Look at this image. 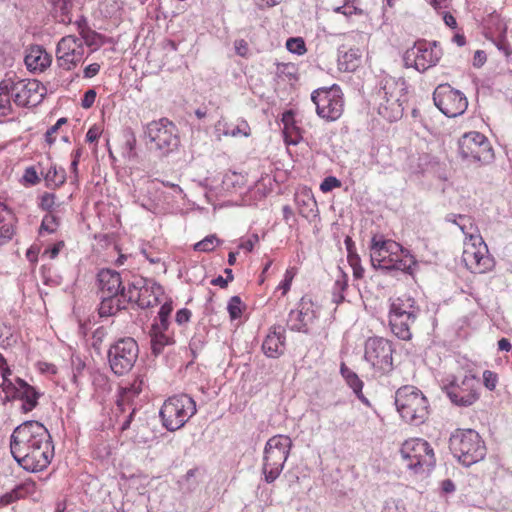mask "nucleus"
<instances>
[{"label": "nucleus", "mask_w": 512, "mask_h": 512, "mask_svg": "<svg viewBox=\"0 0 512 512\" xmlns=\"http://www.w3.org/2000/svg\"><path fill=\"white\" fill-rule=\"evenodd\" d=\"M10 451L26 471H42L54 457V445L48 429L38 421L17 426L10 437Z\"/></svg>", "instance_id": "1"}, {"label": "nucleus", "mask_w": 512, "mask_h": 512, "mask_svg": "<svg viewBox=\"0 0 512 512\" xmlns=\"http://www.w3.org/2000/svg\"><path fill=\"white\" fill-rule=\"evenodd\" d=\"M371 264L374 268L399 270L413 274L416 260L409 250L393 240L374 236L370 244Z\"/></svg>", "instance_id": "2"}, {"label": "nucleus", "mask_w": 512, "mask_h": 512, "mask_svg": "<svg viewBox=\"0 0 512 512\" xmlns=\"http://www.w3.org/2000/svg\"><path fill=\"white\" fill-rule=\"evenodd\" d=\"M406 88L403 78L391 76L382 78L371 100L378 114L390 122L400 119L404 110L402 98L406 93Z\"/></svg>", "instance_id": "3"}, {"label": "nucleus", "mask_w": 512, "mask_h": 512, "mask_svg": "<svg viewBox=\"0 0 512 512\" xmlns=\"http://www.w3.org/2000/svg\"><path fill=\"white\" fill-rule=\"evenodd\" d=\"M395 405L401 418L407 423L420 425L429 414V404L425 395L418 388L406 385L395 393Z\"/></svg>", "instance_id": "4"}, {"label": "nucleus", "mask_w": 512, "mask_h": 512, "mask_svg": "<svg viewBox=\"0 0 512 512\" xmlns=\"http://www.w3.org/2000/svg\"><path fill=\"white\" fill-rule=\"evenodd\" d=\"M441 385L449 400L456 406L469 407L480 398V383L471 372L463 376L447 374Z\"/></svg>", "instance_id": "5"}, {"label": "nucleus", "mask_w": 512, "mask_h": 512, "mask_svg": "<svg viewBox=\"0 0 512 512\" xmlns=\"http://www.w3.org/2000/svg\"><path fill=\"white\" fill-rule=\"evenodd\" d=\"M293 443L287 435H274L268 439L263 452L262 472L267 483L274 482L281 474Z\"/></svg>", "instance_id": "6"}, {"label": "nucleus", "mask_w": 512, "mask_h": 512, "mask_svg": "<svg viewBox=\"0 0 512 512\" xmlns=\"http://www.w3.org/2000/svg\"><path fill=\"white\" fill-rule=\"evenodd\" d=\"M450 449L464 466H470L485 457L486 447L478 432L458 429L450 437Z\"/></svg>", "instance_id": "7"}, {"label": "nucleus", "mask_w": 512, "mask_h": 512, "mask_svg": "<svg viewBox=\"0 0 512 512\" xmlns=\"http://www.w3.org/2000/svg\"><path fill=\"white\" fill-rule=\"evenodd\" d=\"M197 412L196 403L187 394L169 397L160 409L163 426L169 431L182 428Z\"/></svg>", "instance_id": "8"}, {"label": "nucleus", "mask_w": 512, "mask_h": 512, "mask_svg": "<svg viewBox=\"0 0 512 512\" xmlns=\"http://www.w3.org/2000/svg\"><path fill=\"white\" fill-rule=\"evenodd\" d=\"M418 312L419 308L412 297L403 295L393 299L389 311L392 332L400 339H410V327L415 322Z\"/></svg>", "instance_id": "9"}, {"label": "nucleus", "mask_w": 512, "mask_h": 512, "mask_svg": "<svg viewBox=\"0 0 512 512\" xmlns=\"http://www.w3.org/2000/svg\"><path fill=\"white\" fill-rule=\"evenodd\" d=\"M392 343L382 337H370L364 344V361L375 375L388 374L393 369Z\"/></svg>", "instance_id": "10"}, {"label": "nucleus", "mask_w": 512, "mask_h": 512, "mask_svg": "<svg viewBox=\"0 0 512 512\" xmlns=\"http://www.w3.org/2000/svg\"><path fill=\"white\" fill-rule=\"evenodd\" d=\"M458 145L461 158L468 163L488 164L494 159L490 141L480 132L465 133Z\"/></svg>", "instance_id": "11"}, {"label": "nucleus", "mask_w": 512, "mask_h": 512, "mask_svg": "<svg viewBox=\"0 0 512 512\" xmlns=\"http://www.w3.org/2000/svg\"><path fill=\"white\" fill-rule=\"evenodd\" d=\"M311 100L316 106L317 115L326 121H336L343 114V94L336 85L314 90L311 94Z\"/></svg>", "instance_id": "12"}, {"label": "nucleus", "mask_w": 512, "mask_h": 512, "mask_svg": "<svg viewBox=\"0 0 512 512\" xmlns=\"http://www.w3.org/2000/svg\"><path fill=\"white\" fill-rule=\"evenodd\" d=\"M400 454L406 467L415 473L424 468L430 469L435 464L433 449L427 441L420 438L406 440L401 446Z\"/></svg>", "instance_id": "13"}, {"label": "nucleus", "mask_w": 512, "mask_h": 512, "mask_svg": "<svg viewBox=\"0 0 512 512\" xmlns=\"http://www.w3.org/2000/svg\"><path fill=\"white\" fill-rule=\"evenodd\" d=\"M0 387L7 400H20L22 402L21 409L24 412H30L36 408L38 400L42 396L39 389L19 377L7 378L4 375Z\"/></svg>", "instance_id": "14"}, {"label": "nucleus", "mask_w": 512, "mask_h": 512, "mask_svg": "<svg viewBox=\"0 0 512 512\" xmlns=\"http://www.w3.org/2000/svg\"><path fill=\"white\" fill-rule=\"evenodd\" d=\"M138 344L130 337L119 339L108 351L109 365L116 375L128 373L138 358Z\"/></svg>", "instance_id": "15"}, {"label": "nucleus", "mask_w": 512, "mask_h": 512, "mask_svg": "<svg viewBox=\"0 0 512 512\" xmlns=\"http://www.w3.org/2000/svg\"><path fill=\"white\" fill-rule=\"evenodd\" d=\"M441 57V48L435 42L418 41L405 52L403 61L406 67L425 72L435 66Z\"/></svg>", "instance_id": "16"}, {"label": "nucleus", "mask_w": 512, "mask_h": 512, "mask_svg": "<svg viewBox=\"0 0 512 512\" xmlns=\"http://www.w3.org/2000/svg\"><path fill=\"white\" fill-rule=\"evenodd\" d=\"M145 135L155 149L167 154L177 148L179 138L175 125L166 118L151 121L145 127Z\"/></svg>", "instance_id": "17"}, {"label": "nucleus", "mask_w": 512, "mask_h": 512, "mask_svg": "<svg viewBox=\"0 0 512 512\" xmlns=\"http://www.w3.org/2000/svg\"><path fill=\"white\" fill-rule=\"evenodd\" d=\"M126 292L127 300L136 302L141 308H149L157 305L160 297L164 293L161 285L153 279L142 277L134 278Z\"/></svg>", "instance_id": "18"}, {"label": "nucleus", "mask_w": 512, "mask_h": 512, "mask_svg": "<svg viewBox=\"0 0 512 512\" xmlns=\"http://www.w3.org/2000/svg\"><path fill=\"white\" fill-rule=\"evenodd\" d=\"M433 100L436 107L447 117H457L468 107L465 95L448 84L439 85L435 89Z\"/></svg>", "instance_id": "19"}, {"label": "nucleus", "mask_w": 512, "mask_h": 512, "mask_svg": "<svg viewBox=\"0 0 512 512\" xmlns=\"http://www.w3.org/2000/svg\"><path fill=\"white\" fill-rule=\"evenodd\" d=\"M466 267L473 273H486L494 267L488 247L482 237H474L473 242H465L462 255Z\"/></svg>", "instance_id": "20"}, {"label": "nucleus", "mask_w": 512, "mask_h": 512, "mask_svg": "<svg viewBox=\"0 0 512 512\" xmlns=\"http://www.w3.org/2000/svg\"><path fill=\"white\" fill-rule=\"evenodd\" d=\"M85 55L82 39L67 35L60 39L56 47V61L60 68L70 71L83 62Z\"/></svg>", "instance_id": "21"}, {"label": "nucleus", "mask_w": 512, "mask_h": 512, "mask_svg": "<svg viewBox=\"0 0 512 512\" xmlns=\"http://www.w3.org/2000/svg\"><path fill=\"white\" fill-rule=\"evenodd\" d=\"M11 97L20 107L38 104L44 95V88L37 80L18 79L9 77Z\"/></svg>", "instance_id": "22"}, {"label": "nucleus", "mask_w": 512, "mask_h": 512, "mask_svg": "<svg viewBox=\"0 0 512 512\" xmlns=\"http://www.w3.org/2000/svg\"><path fill=\"white\" fill-rule=\"evenodd\" d=\"M314 318L315 311L312 302L302 299L298 306L290 311L287 326L292 331L307 332Z\"/></svg>", "instance_id": "23"}, {"label": "nucleus", "mask_w": 512, "mask_h": 512, "mask_svg": "<svg viewBox=\"0 0 512 512\" xmlns=\"http://www.w3.org/2000/svg\"><path fill=\"white\" fill-rule=\"evenodd\" d=\"M24 62L29 71L40 73L51 65L52 57L43 47L35 45L27 49Z\"/></svg>", "instance_id": "24"}, {"label": "nucleus", "mask_w": 512, "mask_h": 512, "mask_svg": "<svg viewBox=\"0 0 512 512\" xmlns=\"http://www.w3.org/2000/svg\"><path fill=\"white\" fill-rule=\"evenodd\" d=\"M214 133L218 140L224 137H249L251 134L250 126L246 120L240 119L233 127L223 118L218 120L214 126Z\"/></svg>", "instance_id": "25"}, {"label": "nucleus", "mask_w": 512, "mask_h": 512, "mask_svg": "<svg viewBox=\"0 0 512 512\" xmlns=\"http://www.w3.org/2000/svg\"><path fill=\"white\" fill-rule=\"evenodd\" d=\"M98 282L100 294L121 295L122 290H125L120 274L114 270H101L98 273Z\"/></svg>", "instance_id": "26"}, {"label": "nucleus", "mask_w": 512, "mask_h": 512, "mask_svg": "<svg viewBox=\"0 0 512 512\" xmlns=\"http://www.w3.org/2000/svg\"><path fill=\"white\" fill-rule=\"evenodd\" d=\"M142 391V381L134 380L132 383L122 386L119 389L118 398L116 401L117 408L122 412H126L127 409L135 407L133 404L134 399Z\"/></svg>", "instance_id": "27"}, {"label": "nucleus", "mask_w": 512, "mask_h": 512, "mask_svg": "<svg viewBox=\"0 0 512 512\" xmlns=\"http://www.w3.org/2000/svg\"><path fill=\"white\" fill-rule=\"evenodd\" d=\"M284 330L281 327L274 328L265 338L262 344L263 352L270 358L280 356L284 351Z\"/></svg>", "instance_id": "28"}, {"label": "nucleus", "mask_w": 512, "mask_h": 512, "mask_svg": "<svg viewBox=\"0 0 512 512\" xmlns=\"http://www.w3.org/2000/svg\"><path fill=\"white\" fill-rule=\"evenodd\" d=\"M101 303L99 306V315L101 317L112 316L119 310L124 308L127 300V292L122 290L121 295H107L101 294Z\"/></svg>", "instance_id": "29"}, {"label": "nucleus", "mask_w": 512, "mask_h": 512, "mask_svg": "<svg viewBox=\"0 0 512 512\" xmlns=\"http://www.w3.org/2000/svg\"><path fill=\"white\" fill-rule=\"evenodd\" d=\"M361 59L362 51L359 48L339 49L338 68L346 72L355 71L361 65Z\"/></svg>", "instance_id": "30"}, {"label": "nucleus", "mask_w": 512, "mask_h": 512, "mask_svg": "<svg viewBox=\"0 0 512 512\" xmlns=\"http://www.w3.org/2000/svg\"><path fill=\"white\" fill-rule=\"evenodd\" d=\"M340 373L345 379L347 385L353 390L357 398L361 402L368 404L369 402L362 392L364 385L363 381L358 377V375L349 369L344 363L341 364Z\"/></svg>", "instance_id": "31"}, {"label": "nucleus", "mask_w": 512, "mask_h": 512, "mask_svg": "<svg viewBox=\"0 0 512 512\" xmlns=\"http://www.w3.org/2000/svg\"><path fill=\"white\" fill-rule=\"evenodd\" d=\"M275 77L279 82L293 84L298 80V67L293 63H277Z\"/></svg>", "instance_id": "32"}, {"label": "nucleus", "mask_w": 512, "mask_h": 512, "mask_svg": "<svg viewBox=\"0 0 512 512\" xmlns=\"http://www.w3.org/2000/svg\"><path fill=\"white\" fill-rule=\"evenodd\" d=\"M345 244L348 251L347 260L353 270V276L355 279H361L364 275V268L361 266L360 257L355 251H353L351 238L347 237L345 239Z\"/></svg>", "instance_id": "33"}, {"label": "nucleus", "mask_w": 512, "mask_h": 512, "mask_svg": "<svg viewBox=\"0 0 512 512\" xmlns=\"http://www.w3.org/2000/svg\"><path fill=\"white\" fill-rule=\"evenodd\" d=\"M453 222L461 229L462 233L468 238L467 242H473L474 237H481L477 227L472 219L465 215H458Z\"/></svg>", "instance_id": "34"}, {"label": "nucleus", "mask_w": 512, "mask_h": 512, "mask_svg": "<svg viewBox=\"0 0 512 512\" xmlns=\"http://www.w3.org/2000/svg\"><path fill=\"white\" fill-rule=\"evenodd\" d=\"M45 181L49 187H58L66 181V172L63 168L51 165L46 174Z\"/></svg>", "instance_id": "35"}, {"label": "nucleus", "mask_w": 512, "mask_h": 512, "mask_svg": "<svg viewBox=\"0 0 512 512\" xmlns=\"http://www.w3.org/2000/svg\"><path fill=\"white\" fill-rule=\"evenodd\" d=\"M11 84L10 79L6 78L0 83V111L6 114L11 109Z\"/></svg>", "instance_id": "36"}, {"label": "nucleus", "mask_w": 512, "mask_h": 512, "mask_svg": "<svg viewBox=\"0 0 512 512\" xmlns=\"http://www.w3.org/2000/svg\"><path fill=\"white\" fill-rule=\"evenodd\" d=\"M347 285L348 277L342 270L339 269V275L335 280L333 292V300L335 303H340L344 300L343 292L347 288Z\"/></svg>", "instance_id": "37"}, {"label": "nucleus", "mask_w": 512, "mask_h": 512, "mask_svg": "<svg viewBox=\"0 0 512 512\" xmlns=\"http://www.w3.org/2000/svg\"><path fill=\"white\" fill-rule=\"evenodd\" d=\"M80 29V39H82V44L88 46V47H99L101 44V37L98 33L95 31H92L88 29L87 27H82L81 24H79Z\"/></svg>", "instance_id": "38"}, {"label": "nucleus", "mask_w": 512, "mask_h": 512, "mask_svg": "<svg viewBox=\"0 0 512 512\" xmlns=\"http://www.w3.org/2000/svg\"><path fill=\"white\" fill-rule=\"evenodd\" d=\"M170 337L165 334V331H152L151 330V346L155 354L161 352L162 348L170 344Z\"/></svg>", "instance_id": "39"}, {"label": "nucleus", "mask_w": 512, "mask_h": 512, "mask_svg": "<svg viewBox=\"0 0 512 512\" xmlns=\"http://www.w3.org/2000/svg\"><path fill=\"white\" fill-rule=\"evenodd\" d=\"M221 240L214 234L206 236L203 240L197 242L194 245V250L200 252H211L213 251L219 244Z\"/></svg>", "instance_id": "40"}, {"label": "nucleus", "mask_w": 512, "mask_h": 512, "mask_svg": "<svg viewBox=\"0 0 512 512\" xmlns=\"http://www.w3.org/2000/svg\"><path fill=\"white\" fill-rule=\"evenodd\" d=\"M59 223V218L56 215L53 213H48L42 219L39 233L41 234L42 232H47L52 234L57 231Z\"/></svg>", "instance_id": "41"}, {"label": "nucleus", "mask_w": 512, "mask_h": 512, "mask_svg": "<svg viewBox=\"0 0 512 512\" xmlns=\"http://www.w3.org/2000/svg\"><path fill=\"white\" fill-rule=\"evenodd\" d=\"M286 48L289 52L297 54V55H303L306 53L305 42L300 37L289 38L286 41Z\"/></svg>", "instance_id": "42"}, {"label": "nucleus", "mask_w": 512, "mask_h": 512, "mask_svg": "<svg viewBox=\"0 0 512 512\" xmlns=\"http://www.w3.org/2000/svg\"><path fill=\"white\" fill-rule=\"evenodd\" d=\"M296 275L295 268H288L285 271L284 279L279 283L277 289L282 291V295H285L291 287L292 281Z\"/></svg>", "instance_id": "43"}, {"label": "nucleus", "mask_w": 512, "mask_h": 512, "mask_svg": "<svg viewBox=\"0 0 512 512\" xmlns=\"http://www.w3.org/2000/svg\"><path fill=\"white\" fill-rule=\"evenodd\" d=\"M227 310L229 312L231 319H237L241 316V314H242L241 300L238 296H233L229 300Z\"/></svg>", "instance_id": "44"}, {"label": "nucleus", "mask_w": 512, "mask_h": 512, "mask_svg": "<svg viewBox=\"0 0 512 512\" xmlns=\"http://www.w3.org/2000/svg\"><path fill=\"white\" fill-rule=\"evenodd\" d=\"M340 186H341L340 180H338L334 176H328L320 184V189L322 192L326 193L335 188H339Z\"/></svg>", "instance_id": "45"}, {"label": "nucleus", "mask_w": 512, "mask_h": 512, "mask_svg": "<svg viewBox=\"0 0 512 512\" xmlns=\"http://www.w3.org/2000/svg\"><path fill=\"white\" fill-rule=\"evenodd\" d=\"M14 235V229L11 224H4L0 227V246L8 243Z\"/></svg>", "instance_id": "46"}, {"label": "nucleus", "mask_w": 512, "mask_h": 512, "mask_svg": "<svg viewBox=\"0 0 512 512\" xmlns=\"http://www.w3.org/2000/svg\"><path fill=\"white\" fill-rule=\"evenodd\" d=\"M56 196L53 193H44L40 199V207L43 210L51 211L55 206Z\"/></svg>", "instance_id": "47"}, {"label": "nucleus", "mask_w": 512, "mask_h": 512, "mask_svg": "<svg viewBox=\"0 0 512 512\" xmlns=\"http://www.w3.org/2000/svg\"><path fill=\"white\" fill-rule=\"evenodd\" d=\"M497 375L489 370L483 372V382L487 389L494 390L497 384Z\"/></svg>", "instance_id": "48"}, {"label": "nucleus", "mask_w": 512, "mask_h": 512, "mask_svg": "<svg viewBox=\"0 0 512 512\" xmlns=\"http://www.w3.org/2000/svg\"><path fill=\"white\" fill-rule=\"evenodd\" d=\"M97 93L94 89H89L84 93V96L81 100V106L84 109H89L93 106Z\"/></svg>", "instance_id": "49"}, {"label": "nucleus", "mask_w": 512, "mask_h": 512, "mask_svg": "<svg viewBox=\"0 0 512 512\" xmlns=\"http://www.w3.org/2000/svg\"><path fill=\"white\" fill-rule=\"evenodd\" d=\"M72 366H73V382L78 384V377L81 374L82 370L85 367V363L79 357L72 358Z\"/></svg>", "instance_id": "50"}, {"label": "nucleus", "mask_w": 512, "mask_h": 512, "mask_svg": "<svg viewBox=\"0 0 512 512\" xmlns=\"http://www.w3.org/2000/svg\"><path fill=\"white\" fill-rule=\"evenodd\" d=\"M259 242L257 234H251L247 239L241 241L239 248L244 249L247 252H251L254 246Z\"/></svg>", "instance_id": "51"}, {"label": "nucleus", "mask_w": 512, "mask_h": 512, "mask_svg": "<svg viewBox=\"0 0 512 512\" xmlns=\"http://www.w3.org/2000/svg\"><path fill=\"white\" fill-rule=\"evenodd\" d=\"M63 247H64V242L59 241L56 244H54L53 247L45 249V251L43 252V256H47L50 259H55L59 255V253Z\"/></svg>", "instance_id": "52"}, {"label": "nucleus", "mask_w": 512, "mask_h": 512, "mask_svg": "<svg viewBox=\"0 0 512 512\" xmlns=\"http://www.w3.org/2000/svg\"><path fill=\"white\" fill-rule=\"evenodd\" d=\"M234 48L239 56L245 57L248 54V44L244 39H239L234 42Z\"/></svg>", "instance_id": "53"}, {"label": "nucleus", "mask_w": 512, "mask_h": 512, "mask_svg": "<svg viewBox=\"0 0 512 512\" xmlns=\"http://www.w3.org/2000/svg\"><path fill=\"white\" fill-rule=\"evenodd\" d=\"M100 64L98 63H91L87 65L83 70V76L84 78H92L96 76L100 71Z\"/></svg>", "instance_id": "54"}, {"label": "nucleus", "mask_w": 512, "mask_h": 512, "mask_svg": "<svg viewBox=\"0 0 512 512\" xmlns=\"http://www.w3.org/2000/svg\"><path fill=\"white\" fill-rule=\"evenodd\" d=\"M127 411H129V414L124 417V419H123V421L121 423V430L122 431H126V430H128L130 428L132 420H133L135 412H136V407L127 409Z\"/></svg>", "instance_id": "55"}, {"label": "nucleus", "mask_w": 512, "mask_h": 512, "mask_svg": "<svg viewBox=\"0 0 512 512\" xmlns=\"http://www.w3.org/2000/svg\"><path fill=\"white\" fill-rule=\"evenodd\" d=\"M81 155H82V150L80 148H78L72 152L71 170L74 173L75 177H77L78 164H79Z\"/></svg>", "instance_id": "56"}, {"label": "nucleus", "mask_w": 512, "mask_h": 512, "mask_svg": "<svg viewBox=\"0 0 512 512\" xmlns=\"http://www.w3.org/2000/svg\"><path fill=\"white\" fill-rule=\"evenodd\" d=\"M191 312L188 309H181L176 313V322L180 325L187 323L190 320Z\"/></svg>", "instance_id": "57"}, {"label": "nucleus", "mask_w": 512, "mask_h": 512, "mask_svg": "<svg viewBox=\"0 0 512 512\" xmlns=\"http://www.w3.org/2000/svg\"><path fill=\"white\" fill-rule=\"evenodd\" d=\"M101 131L98 127L92 126L86 133V141L89 143H93L98 140L100 137Z\"/></svg>", "instance_id": "58"}, {"label": "nucleus", "mask_w": 512, "mask_h": 512, "mask_svg": "<svg viewBox=\"0 0 512 512\" xmlns=\"http://www.w3.org/2000/svg\"><path fill=\"white\" fill-rule=\"evenodd\" d=\"M37 367L38 370L43 374H55L57 372L55 365L47 362H39Z\"/></svg>", "instance_id": "59"}, {"label": "nucleus", "mask_w": 512, "mask_h": 512, "mask_svg": "<svg viewBox=\"0 0 512 512\" xmlns=\"http://www.w3.org/2000/svg\"><path fill=\"white\" fill-rule=\"evenodd\" d=\"M24 178L31 184H36L39 181L37 172L33 167H29L25 170Z\"/></svg>", "instance_id": "60"}, {"label": "nucleus", "mask_w": 512, "mask_h": 512, "mask_svg": "<svg viewBox=\"0 0 512 512\" xmlns=\"http://www.w3.org/2000/svg\"><path fill=\"white\" fill-rule=\"evenodd\" d=\"M382 512H403V509L394 500H389L385 502Z\"/></svg>", "instance_id": "61"}, {"label": "nucleus", "mask_w": 512, "mask_h": 512, "mask_svg": "<svg viewBox=\"0 0 512 512\" xmlns=\"http://www.w3.org/2000/svg\"><path fill=\"white\" fill-rule=\"evenodd\" d=\"M172 309L173 308L170 303H164L158 312V319H168Z\"/></svg>", "instance_id": "62"}, {"label": "nucleus", "mask_w": 512, "mask_h": 512, "mask_svg": "<svg viewBox=\"0 0 512 512\" xmlns=\"http://www.w3.org/2000/svg\"><path fill=\"white\" fill-rule=\"evenodd\" d=\"M58 132V129H57V125H53L51 126L46 134H45V139H46V142L51 145L55 142L56 140V137H55V134Z\"/></svg>", "instance_id": "63"}, {"label": "nucleus", "mask_w": 512, "mask_h": 512, "mask_svg": "<svg viewBox=\"0 0 512 512\" xmlns=\"http://www.w3.org/2000/svg\"><path fill=\"white\" fill-rule=\"evenodd\" d=\"M486 62V54L483 51L477 50L474 55V66L481 67Z\"/></svg>", "instance_id": "64"}]
</instances>
